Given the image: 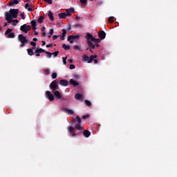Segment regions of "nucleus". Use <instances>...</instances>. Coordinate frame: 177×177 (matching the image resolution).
<instances>
[{
    "label": "nucleus",
    "mask_w": 177,
    "mask_h": 177,
    "mask_svg": "<svg viewBox=\"0 0 177 177\" xmlns=\"http://www.w3.org/2000/svg\"><path fill=\"white\" fill-rule=\"evenodd\" d=\"M86 38L88 46L93 49H95V46L93 42H95V44H99L100 42V39H95L91 33H86Z\"/></svg>",
    "instance_id": "obj_1"
},
{
    "label": "nucleus",
    "mask_w": 177,
    "mask_h": 177,
    "mask_svg": "<svg viewBox=\"0 0 177 177\" xmlns=\"http://www.w3.org/2000/svg\"><path fill=\"white\" fill-rule=\"evenodd\" d=\"M17 15H19V10L11 9L10 12H7L6 14V19L8 23H12L13 21V19L17 18Z\"/></svg>",
    "instance_id": "obj_2"
},
{
    "label": "nucleus",
    "mask_w": 177,
    "mask_h": 177,
    "mask_svg": "<svg viewBox=\"0 0 177 177\" xmlns=\"http://www.w3.org/2000/svg\"><path fill=\"white\" fill-rule=\"evenodd\" d=\"M76 119H73L72 124H75V129H78L79 131H81V129H84V127L81 126V118L80 116H76Z\"/></svg>",
    "instance_id": "obj_3"
},
{
    "label": "nucleus",
    "mask_w": 177,
    "mask_h": 177,
    "mask_svg": "<svg viewBox=\"0 0 177 177\" xmlns=\"http://www.w3.org/2000/svg\"><path fill=\"white\" fill-rule=\"evenodd\" d=\"M97 56L96 55H91L90 57H88L86 55H84L82 56V62H87V63H92L94 59H96Z\"/></svg>",
    "instance_id": "obj_4"
},
{
    "label": "nucleus",
    "mask_w": 177,
    "mask_h": 177,
    "mask_svg": "<svg viewBox=\"0 0 177 177\" xmlns=\"http://www.w3.org/2000/svg\"><path fill=\"white\" fill-rule=\"evenodd\" d=\"M49 87L50 89H52L53 92H55L57 89H59V84H57V80L53 81L50 85Z\"/></svg>",
    "instance_id": "obj_5"
},
{
    "label": "nucleus",
    "mask_w": 177,
    "mask_h": 177,
    "mask_svg": "<svg viewBox=\"0 0 177 177\" xmlns=\"http://www.w3.org/2000/svg\"><path fill=\"white\" fill-rule=\"evenodd\" d=\"M18 41L21 42V44H27L28 42L27 37H26V36L23 35L22 34L19 35Z\"/></svg>",
    "instance_id": "obj_6"
},
{
    "label": "nucleus",
    "mask_w": 177,
    "mask_h": 177,
    "mask_svg": "<svg viewBox=\"0 0 177 177\" xmlns=\"http://www.w3.org/2000/svg\"><path fill=\"white\" fill-rule=\"evenodd\" d=\"M20 30L23 32H25L26 34H27V32H28L30 30H31V26L27 24H24L23 26H21Z\"/></svg>",
    "instance_id": "obj_7"
},
{
    "label": "nucleus",
    "mask_w": 177,
    "mask_h": 177,
    "mask_svg": "<svg viewBox=\"0 0 177 177\" xmlns=\"http://www.w3.org/2000/svg\"><path fill=\"white\" fill-rule=\"evenodd\" d=\"M46 97L48 99L50 102H53V100H55V96H53V94L49 91L46 92Z\"/></svg>",
    "instance_id": "obj_8"
},
{
    "label": "nucleus",
    "mask_w": 177,
    "mask_h": 177,
    "mask_svg": "<svg viewBox=\"0 0 177 177\" xmlns=\"http://www.w3.org/2000/svg\"><path fill=\"white\" fill-rule=\"evenodd\" d=\"M74 129H75V128H74L73 127H68V131L69 133H72L71 136H77V133H75V131H74Z\"/></svg>",
    "instance_id": "obj_9"
},
{
    "label": "nucleus",
    "mask_w": 177,
    "mask_h": 177,
    "mask_svg": "<svg viewBox=\"0 0 177 177\" xmlns=\"http://www.w3.org/2000/svg\"><path fill=\"white\" fill-rule=\"evenodd\" d=\"M54 96H55V99L57 100H59L61 97H62V93H60L59 91H55L54 92Z\"/></svg>",
    "instance_id": "obj_10"
},
{
    "label": "nucleus",
    "mask_w": 177,
    "mask_h": 177,
    "mask_svg": "<svg viewBox=\"0 0 177 177\" xmlns=\"http://www.w3.org/2000/svg\"><path fill=\"white\" fill-rule=\"evenodd\" d=\"M98 37L100 38V39H104L106 38V32L104 31H101L98 32Z\"/></svg>",
    "instance_id": "obj_11"
},
{
    "label": "nucleus",
    "mask_w": 177,
    "mask_h": 177,
    "mask_svg": "<svg viewBox=\"0 0 177 177\" xmlns=\"http://www.w3.org/2000/svg\"><path fill=\"white\" fill-rule=\"evenodd\" d=\"M59 85H61L62 86H68V82L67 80H62L59 81Z\"/></svg>",
    "instance_id": "obj_12"
},
{
    "label": "nucleus",
    "mask_w": 177,
    "mask_h": 177,
    "mask_svg": "<svg viewBox=\"0 0 177 177\" xmlns=\"http://www.w3.org/2000/svg\"><path fill=\"white\" fill-rule=\"evenodd\" d=\"M64 111L66 113V114H70L71 115H73V114H74V111L68 109L67 108H64Z\"/></svg>",
    "instance_id": "obj_13"
},
{
    "label": "nucleus",
    "mask_w": 177,
    "mask_h": 177,
    "mask_svg": "<svg viewBox=\"0 0 177 177\" xmlns=\"http://www.w3.org/2000/svg\"><path fill=\"white\" fill-rule=\"evenodd\" d=\"M83 135L85 138H89V136H91V131L88 130H84L83 131Z\"/></svg>",
    "instance_id": "obj_14"
},
{
    "label": "nucleus",
    "mask_w": 177,
    "mask_h": 177,
    "mask_svg": "<svg viewBox=\"0 0 177 177\" xmlns=\"http://www.w3.org/2000/svg\"><path fill=\"white\" fill-rule=\"evenodd\" d=\"M69 82H70L71 85H73V86H78V85H79L78 82H77V81H75L73 79H71Z\"/></svg>",
    "instance_id": "obj_15"
},
{
    "label": "nucleus",
    "mask_w": 177,
    "mask_h": 177,
    "mask_svg": "<svg viewBox=\"0 0 177 177\" xmlns=\"http://www.w3.org/2000/svg\"><path fill=\"white\" fill-rule=\"evenodd\" d=\"M66 16L70 17V16H71V13H73V12H74V9L70 8L69 10H66Z\"/></svg>",
    "instance_id": "obj_16"
},
{
    "label": "nucleus",
    "mask_w": 177,
    "mask_h": 177,
    "mask_svg": "<svg viewBox=\"0 0 177 177\" xmlns=\"http://www.w3.org/2000/svg\"><path fill=\"white\" fill-rule=\"evenodd\" d=\"M83 95L80 93H77L75 95V99L76 100H81V99H82Z\"/></svg>",
    "instance_id": "obj_17"
},
{
    "label": "nucleus",
    "mask_w": 177,
    "mask_h": 177,
    "mask_svg": "<svg viewBox=\"0 0 177 177\" xmlns=\"http://www.w3.org/2000/svg\"><path fill=\"white\" fill-rule=\"evenodd\" d=\"M45 50L42 48H36L35 53H45Z\"/></svg>",
    "instance_id": "obj_18"
},
{
    "label": "nucleus",
    "mask_w": 177,
    "mask_h": 177,
    "mask_svg": "<svg viewBox=\"0 0 177 177\" xmlns=\"http://www.w3.org/2000/svg\"><path fill=\"white\" fill-rule=\"evenodd\" d=\"M31 26H32V30H36V28H37V21H31Z\"/></svg>",
    "instance_id": "obj_19"
},
{
    "label": "nucleus",
    "mask_w": 177,
    "mask_h": 177,
    "mask_svg": "<svg viewBox=\"0 0 177 177\" xmlns=\"http://www.w3.org/2000/svg\"><path fill=\"white\" fill-rule=\"evenodd\" d=\"M69 38H71L73 41H75V39H80V35H72L71 36H69Z\"/></svg>",
    "instance_id": "obj_20"
},
{
    "label": "nucleus",
    "mask_w": 177,
    "mask_h": 177,
    "mask_svg": "<svg viewBox=\"0 0 177 177\" xmlns=\"http://www.w3.org/2000/svg\"><path fill=\"white\" fill-rule=\"evenodd\" d=\"M48 17L51 21H53V12L52 11H48Z\"/></svg>",
    "instance_id": "obj_21"
},
{
    "label": "nucleus",
    "mask_w": 177,
    "mask_h": 177,
    "mask_svg": "<svg viewBox=\"0 0 177 177\" xmlns=\"http://www.w3.org/2000/svg\"><path fill=\"white\" fill-rule=\"evenodd\" d=\"M80 2L82 5V6H86L88 3V0H80Z\"/></svg>",
    "instance_id": "obj_22"
},
{
    "label": "nucleus",
    "mask_w": 177,
    "mask_h": 177,
    "mask_svg": "<svg viewBox=\"0 0 177 177\" xmlns=\"http://www.w3.org/2000/svg\"><path fill=\"white\" fill-rule=\"evenodd\" d=\"M43 71L44 75H49V74H50V70H49L48 68H44Z\"/></svg>",
    "instance_id": "obj_23"
},
{
    "label": "nucleus",
    "mask_w": 177,
    "mask_h": 177,
    "mask_svg": "<svg viewBox=\"0 0 177 177\" xmlns=\"http://www.w3.org/2000/svg\"><path fill=\"white\" fill-rule=\"evenodd\" d=\"M27 52H28V55H29V56L34 55V50H32V49L28 48V49H27Z\"/></svg>",
    "instance_id": "obj_24"
},
{
    "label": "nucleus",
    "mask_w": 177,
    "mask_h": 177,
    "mask_svg": "<svg viewBox=\"0 0 177 177\" xmlns=\"http://www.w3.org/2000/svg\"><path fill=\"white\" fill-rule=\"evenodd\" d=\"M59 17L60 19H66V17H67V15L66 14V12H62L59 14Z\"/></svg>",
    "instance_id": "obj_25"
},
{
    "label": "nucleus",
    "mask_w": 177,
    "mask_h": 177,
    "mask_svg": "<svg viewBox=\"0 0 177 177\" xmlns=\"http://www.w3.org/2000/svg\"><path fill=\"white\" fill-rule=\"evenodd\" d=\"M63 32H62V35L61 37V40L62 41H64V37H66V34H67V31H66V30L63 29Z\"/></svg>",
    "instance_id": "obj_26"
},
{
    "label": "nucleus",
    "mask_w": 177,
    "mask_h": 177,
    "mask_svg": "<svg viewBox=\"0 0 177 177\" xmlns=\"http://www.w3.org/2000/svg\"><path fill=\"white\" fill-rule=\"evenodd\" d=\"M62 48L65 50H70V46H67L66 44H62Z\"/></svg>",
    "instance_id": "obj_27"
},
{
    "label": "nucleus",
    "mask_w": 177,
    "mask_h": 177,
    "mask_svg": "<svg viewBox=\"0 0 177 177\" xmlns=\"http://www.w3.org/2000/svg\"><path fill=\"white\" fill-rule=\"evenodd\" d=\"M25 8H26V9H27L28 10V12H32V10H33L32 8H30V4H28V3H26L25 5Z\"/></svg>",
    "instance_id": "obj_28"
},
{
    "label": "nucleus",
    "mask_w": 177,
    "mask_h": 177,
    "mask_svg": "<svg viewBox=\"0 0 177 177\" xmlns=\"http://www.w3.org/2000/svg\"><path fill=\"white\" fill-rule=\"evenodd\" d=\"M84 103L88 107H91V106H92V103L88 100H84Z\"/></svg>",
    "instance_id": "obj_29"
},
{
    "label": "nucleus",
    "mask_w": 177,
    "mask_h": 177,
    "mask_svg": "<svg viewBox=\"0 0 177 177\" xmlns=\"http://www.w3.org/2000/svg\"><path fill=\"white\" fill-rule=\"evenodd\" d=\"M42 21H44V17H39L37 20V23H39V24H42Z\"/></svg>",
    "instance_id": "obj_30"
},
{
    "label": "nucleus",
    "mask_w": 177,
    "mask_h": 177,
    "mask_svg": "<svg viewBox=\"0 0 177 177\" xmlns=\"http://www.w3.org/2000/svg\"><path fill=\"white\" fill-rule=\"evenodd\" d=\"M51 77L53 78V80H55V78H57V73H53L51 75Z\"/></svg>",
    "instance_id": "obj_31"
},
{
    "label": "nucleus",
    "mask_w": 177,
    "mask_h": 177,
    "mask_svg": "<svg viewBox=\"0 0 177 177\" xmlns=\"http://www.w3.org/2000/svg\"><path fill=\"white\" fill-rule=\"evenodd\" d=\"M10 32H12V29L8 28V29L6 31L5 34H6V35H9V34H11Z\"/></svg>",
    "instance_id": "obj_32"
},
{
    "label": "nucleus",
    "mask_w": 177,
    "mask_h": 177,
    "mask_svg": "<svg viewBox=\"0 0 177 177\" xmlns=\"http://www.w3.org/2000/svg\"><path fill=\"white\" fill-rule=\"evenodd\" d=\"M45 53H46L47 57H48V59H50V57H52V53H49V52H48V51H46Z\"/></svg>",
    "instance_id": "obj_33"
},
{
    "label": "nucleus",
    "mask_w": 177,
    "mask_h": 177,
    "mask_svg": "<svg viewBox=\"0 0 177 177\" xmlns=\"http://www.w3.org/2000/svg\"><path fill=\"white\" fill-rule=\"evenodd\" d=\"M109 23H114V17H110L109 18Z\"/></svg>",
    "instance_id": "obj_34"
},
{
    "label": "nucleus",
    "mask_w": 177,
    "mask_h": 177,
    "mask_svg": "<svg viewBox=\"0 0 177 177\" xmlns=\"http://www.w3.org/2000/svg\"><path fill=\"white\" fill-rule=\"evenodd\" d=\"M17 3H19V0H13L11 2V5H17Z\"/></svg>",
    "instance_id": "obj_35"
},
{
    "label": "nucleus",
    "mask_w": 177,
    "mask_h": 177,
    "mask_svg": "<svg viewBox=\"0 0 177 177\" xmlns=\"http://www.w3.org/2000/svg\"><path fill=\"white\" fill-rule=\"evenodd\" d=\"M44 2H46L47 3H48L49 5H52V3H53V1H52V0H44Z\"/></svg>",
    "instance_id": "obj_36"
},
{
    "label": "nucleus",
    "mask_w": 177,
    "mask_h": 177,
    "mask_svg": "<svg viewBox=\"0 0 177 177\" xmlns=\"http://www.w3.org/2000/svg\"><path fill=\"white\" fill-rule=\"evenodd\" d=\"M68 41L70 42V44H74L73 39H71L70 37H68Z\"/></svg>",
    "instance_id": "obj_37"
},
{
    "label": "nucleus",
    "mask_w": 177,
    "mask_h": 177,
    "mask_svg": "<svg viewBox=\"0 0 177 177\" xmlns=\"http://www.w3.org/2000/svg\"><path fill=\"white\" fill-rule=\"evenodd\" d=\"M73 49H76L77 50L81 51V48L78 46H74Z\"/></svg>",
    "instance_id": "obj_38"
},
{
    "label": "nucleus",
    "mask_w": 177,
    "mask_h": 177,
    "mask_svg": "<svg viewBox=\"0 0 177 177\" xmlns=\"http://www.w3.org/2000/svg\"><path fill=\"white\" fill-rule=\"evenodd\" d=\"M8 38H15V33L8 34Z\"/></svg>",
    "instance_id": "obj_39"
},
{
    "label": "nucleus",
    "mask_w": 177,
    "mask_h": 177,
    "mask_svg": "<svg viewBox=\"0 0 177 177\" xmlns=\"http://www.w3.org/2000/svg\"><path fill=\"white\" fill-rule=\"evenodd\" d=\"M52 55H53L54 57H57V55H59V51H55V53H53Z\"/></svg>",
    "instance_id": "obj_40"
},
{
    "label": "nucleus",
    "mask_w": 177,
    "mask_h": 177,
    "mask_svg": "<svg viewBox=\"0 0 177 177\" xmlns=\"http://www.w3.org/2000/svg\"><path fill=\"white\" fill-rule=\"evenodd\" d=\"M82 120H86V118H89V115H84L82 117Z\"/></svg>",
    "instance_id": "obj_41"
},
{
    "label": "nucleus",
    "mask_w": 177,
    "mask_h": 177,
    "mask_svg": "<svg viewBox=\"0 0 177 177\" xmlns=\"http://www.w3.org/2000/svg\"><path fill=\"white\" fill-rule=\"evenodd\" d=\"M70 68H71V70H74V68H75V65H74V64H71V65H70Z\"/></svg>",
    "instance_id": "obj_42"
},
{
    "label": "nucleus",
    "mask_w": 177,
    "mask_h": 177,
    "mask_svg": "<svg viewBox=\"0 0 177 177\" xmlns=\"http://www.w3.org/2000/svg\"><path fill=\"white\" fill-rule=\"evenodd\" d=\"M62 60H63V63H64V64H66V60H67V57H62Z\"/></svg>",
    "instance_id": "obj_43"
},
{
    "label": "nucleus",
    "mask_w": 177,
    "mask_h": 177,
    "mask_svg": "<svg viewBox=\"0 0 177 177\" xmlns=\"http://www.w3.org/2000/svg\"><path fill=\"white\" fill-rule=\"evenodd\" d=\"M30 45H31V46H34V47L37 46V44H35V42H34V41H31Z\"/></svg>",
    "instance_id": "obj_44"
},
{
    "label": "nucleus",
    "mask_w": 177,
    "mask_h": 177,
    "mask_svg": "<svg viewBox=\"0 0 177 177\" xmlns=\"http://www.w3.org/2000/svg\"><path fill=\"white\" fill-rule=\"evenodd\" d=\"M21 17L23 20L26 19V16H24V14H21Z\"/></svg>",
    "instance_id": "obj_45"
},
{
    "label": "nucleus",
    "mask_w": 177,
    "mask_h": 177,
    "mask_svg": "<svg viewBox=\"0 0 177 177\" xmlns=\"http://www.w3.org/2000/svg\"><path fill=\"white\" fill-rule=\"evenodd\" d=\"M50 35H53V29H50Z\"/></svg>",
    "instance_id": "obj_46"
},
{
    "label": "nucleus",
    "mask_w": 177,
    "mask_h": 177,
    "mask_svg": "<svg viewBox=\"0 0 177 177\" xmlns=\"http://www.w3.org/2000/svg\"><path fill=\"white\" fill-rule=\"evenodd\" d=\"M12 21L14 23H16L17 24V23H19V20H17V19H14Z\"/></svg>",
    "instance_id": "obj_47"
},
{
    "label": "nucleus",
    "mask_w": 177,
    "mask_h": 177,
    "mask_svg": "<svg viewBox=\"0 0 177 177\" xmlns=\"http://www.w3.org/2000/svg\"><path fill=\"white\" fill-rule=\"evenodd\" d=\"M51 46H53L52 44H47V45L46 46V48H50Z\"/></svg>",
    "instance_id": "obj_48"
},
{
    "label": "nucleus",
    "mask_w": 177,
    "mask_h": 177,
    "mask_svg": "<svg viewBox=\"0 0 177 177\" xmlns=\"http://www.w3.org/2000/svg\"><path fill=\"white\" fill-rule=\"evenodd\" d=\"M57 35H54L53 37V39H57Z\"/></svg>",
    "instance_id": "obj_49"
},
{
    "label": "nucleus",
    "mask_w": 177,
    "mask_h": 177,
    "mask_svg": "<svg viewBox=\"0 0 177 177\" xmlns=\"http://www.w3.org/2000/svg\"><path fill=\"white\" fill-rule=\"evenodd\" d=\"M41 35L42 37H45V35H46V33L45 32H41Z\"/></svg>",
    "instance_id": "obj_50"
},
{
    "label": "nucleus",
    "mask_w": 177,
    "mask_h": 177,
    "mask_svg": "<svg viewBox=\"0 0 177 177\" xmlns=\"http://www.w3.org/2000/svg\"><path fill=\"white\" fill-rule=\"evenodd\" d=\"M68 62L69 63H73V59H70L68 60Z\"/></svg>",
    "instance_id": "obj_51"
},
{
    "label": "nucleus",
    "mask_w": 177,
    "mask_h": 177,
    "mask_svg": "<svg viewBox=\"0 0 177 177\" xmlns=\"http://www.w3.org/2000/svg\"><path fill=\"white\" fill-rule=\"evenodd\" d=\"M45 45H46V43L45 41H42V46H44Z\"/></svg>",
    "instance_id": "obj_52"
},
{
    "label": "nucleus",
    "mask_w": 177,
    "mask_h": 177,
    "mask_svg": "<svg viewBox=\"0 0 177 177\" xmlns=\"http://www.w3.org/2000/svg\"><path fill=\"white\" fill-rule=\"evenodd\" d=\"M33 41H34L35 42H37V41H38V39H37V38H33Z\"/></svg>",
    "instance_id": "obj_53"
},
{
    "label": "nucleus",
    "mask_w": 177,
    "mask_h": 177,
    "mask_svg": "<svg viewBox=\"0 0 177 177\" xmlns=\"http://www.w3.org/2000/svg\"><path fill=\"white\" fill-rule=\"evenodd\" d=\"M37 54H36V56L37 57H39V56H41V55L39 54V53H36Z\"/></svg>",
    "instance_id": "obj_54"
},
{
    "label": "nucleus",
    "mask_w": 177,
    "mask_h": 177,
    "mask_svg": "<svg viewBox=\"0 0 177 177\" xmlns=\"http://www.w3.org/2000/svg\"><path fill=\"white\" fill-rule=\"evenodd\" d=\"M60 99H62V100H66V98H64V97H63V95H62V97H61Z\"/></svg>",
    "instance_id": "obj_55"
},
{
    "label": "nucleus",
    "mask_w": 177,
    "mask_h": 177,
    "mask_svg": "<svg viewBox=\"0 0 177 177\" xmlns=\"http://www.w3.org/2000/svg\"><path fill=\"white\" fill-rule=\"evenodd\" d=\"M94 63L96 64L97 63V59H94Z\"/></svg>",
    "instance_id": "obj_56"
},
{
    "label": "nucleus",
    "mask_w": 177,
    "mask_h": 177,
    "mask_svg": "<svg viewBox=\"0 0 177 177\" xmlns=\"http://www.w3.org/2000/svg\"><path fill=\"white\" fill-rule=\"evenodd\" d=\"M41 31H45V27H43V28H41Z\"/></svg>",
    "instance_id": "obj_57"
},
{
    "label": "nucleus",
    "mask_w": 177,
    "mask_h": 177,
    "mask_svg": "<svg viewBox=\"0 0 177 177\" xmlns=\"http://www.w3.org/2000/svg\"><path fill=\"white\" fill-rule=\"evenodd\" d=\"M24 44H21V48L24 47Z\"/></svg>",
    "instance_id": "obj_58"
},
{
    "label": "nucleus",
    "mask_w": 177,
    "mask_h": 177,
    "mask_svg": "<svg viewBox=\"0 0 177 177\" xmlns=\"http://www.w3.org/2000/svg\"><path fill=\"white\" fill-rule=\"evenodd\" d=\"M35 35H38V32H35Z\"/></svg>",
    "instance_id": "obj_59"
},
{
    "label": "nucleus",
    "mask_w": 177,
    "mask_h": 177,
    "mask_svg": "<svg viewBox=\"0 0 177 177\" xmlns=\"http://www.w3.org/2000/svg\"><path fill=\"white\" fill-rule=\"evenodd\" d=\"M8 26V24L7 23H5L4 24V27H6Z\"/></svg>",
    "instance_id": "obj_60"
},
{
    "label": "nucleus",
    "mask_w": 177,
    "mask_h": 177,
    "mask_svg": "<svg viewBox=\"0 0 177 177\" xmlns=\"http://www.w3.org/2000/svg\"><path fill=\"white\" fill-rule=\"evenodd\" d=\"M76 19H77V20H80V17H76Z\"/></svg>",
    "instance_id": "obj_61"
},
{
    "label": "nucleus",
    "mask_w": 177,
    "mask_h": 177,
    "mask_svg": "<svg viewBox=\"0 0 177 177\" xmlns=\"http://www.w3.org/2000/svg\"><path fill=\"white\" fill-rule=\"evenodd\" d=\"M96 46H97V48H99V44H96Z\"/></svg>",
    "instance_id": "obj_62"
},
{
    "label": "nucleus",
    "mask_w": 177,
    "mask_h": 177,
    "mask_svg": "<svg viewBox=\"0 0 177 177\" xmlns=\"http://www.w3.org/2000/svg\"><path fill=\"white\" fill-rule=\"evenodd\" d=\"M12 26H16V24H12Z\"/></svg>",
    "instance_id": "obj_63"
},
{
    "label": "nucleus",
    "mask_w": 177,
    "mask_h": 177,
    "mask_svg": "<svg viewBox=\"0 0 177 177\" xmlns=\"http://www.w3.org/2000/svg\"><path fill=\"white\" fill-rule=\"evenodd\" d=\"M50 37H51L50 35H48V38H50Z\"/></svg>",
    "instance_id": "obj_64"
}]
</instances>
